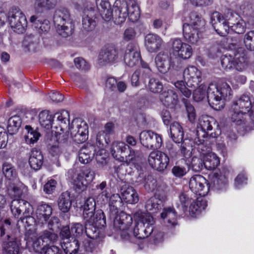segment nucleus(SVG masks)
I'll return each instance as SVG.
<instances>
[{
	"label": "nucleus",
	"instance_id": "f8f14e48",
	"mask_svg": "<svg viewBox=\"0 0 254 254\" xmlns=\"http://www.w3.org/2000/svg\"><path fill=\"white\" fill-rule=\"evenodd\" d=\"M9 23L14 31L18 33H23L27 25L25 15L18 8L12 9L8 15Z\"/></svg>",
	"mask_w": 254,
	"mask_h": 254
},
{
	"label": "nucleus",
	"instance_id": "4d7b16f0",
	"mask_svg": "<svg viewBox=\"0 0 254 254\" xmlns=\"http://www.w3.org/2000/svg\"><path fill=\"white\" fill-rule=\"evenodd\" d=\"M154 132L150 130H144L139 135V139L141 144L147 148L150 143Z\"/></svg>",
	"mask_w": 254,
	"mask_h": 254
},
{
	"label": "nucleus",
	"instance_id": "2eb2a0df",
	"mask_svg": "<svg viewBox=\"0 0 254 254\" xmlns=\"http://www.w3.org/2000/svg\"><path fill=\"white\" fill-rule=\"evenodd\" d=\"M36 230H26L25 239L26 240V247L30 251L40 252L42 254V249L45 246L42 244L41 237L37 235Z\"/></svg>",
	"mask_w": 254,
	"mask_h": 254
},
{
	"label": "nucleus",
	"instance_id": "774afa93",
	"mask_svg": "<svg viewBox=\"0 0 254 254\" xmlns=\"http://www.w3.org/2000/svg\"><path fill=\"white\" fill-rule=\"evenodd\" d=\"M206 89L207 87L203 85H201L198 88L196 89L193 94V99L196 102L202 100L206 96Z\"/></svg>",
	"mask_w": 254,
	"mask_h": 254
},
{
	"label": "nucleus",
	"instance_id": "6e6d98bb",
	"mask_svg": "<svg viewBox=\"0 0 254 254\" xmlns=\"http://www.w3.org/2000/svg\"><path fill=\"white\" fill-rule=\"evenodd\" d=\"M230 115L233 122L236 123L237 125H241L243 121V116L245 114L242 113L240 110L234 109V107L231 106L230 110Z\"/></svg>",
	"mask_w": 254,
	"mask_h": 254
},
{
	"label": "nucleus",
	"instance_id": "864d4df0",
	"mask_svg": "<svg viewBox=\"0 0 254 254\" xmlns=\"http://www.w3.org/2000/svg\"><path fill=\"white\" fill-rule=\"evenodd\" d=\"M2 172L5 177L9 180H12L16 176V172L12 164L4 162L2 165Z\"/></svg>",
	"mask_w": 254,
	"mask_h": 254
},
{
	"label": "nucleus",
	"instance_id": "20e7f679",
	"mask_svg": "<svg viewBox=\"0 0 254 254\" xmlns=\"http://www.w3.org/2000/svg\"><path fill=\"white\" fill-rule=\"evenodd\" d=\"M53 21L57 32L62 37H66L72 34L74 24L66 8L57 9L54 13Z\"/></svg>",
	"mask_w": 254,
	"mask_h": 254
},
{
	"label": "nucleus",
	"instance_id": "09e8293b",
	"mask_svg": "<svg viewBox=\"0 0 254 254\" xmlns=\"http://www.w3.org/2000/svg\"><path fill=\"white\" fill-rule=\"evenodd\" d=\"M163 205V200L158 199L156 196H153L147 200L145 204V208L147 211L157 212L161 208Z\"/></svg>",
	"mask_w": 254,
	"mask_h": 254
},
{
	"label": "nucleus",
	"instance_id": "13d9d810",
	"mask_svg": "<svg viewBox=\"0 0 254 254\" xmlns=\"http://www.w3.org/2000/svg\"><path fill=\"white\" fill-rule=\"evenodd\" d=\"M128 16L129 19L133 22H136L140 16L139 7L136 4H132L130 6H128Z\"/></svg>",
	"mask_w": 254,
	"mask_h": 254
},
{
	"label": "nucleus",
	"instance_id": "9b49d317",
	"mask_svg": "<svg viewBox=\"0 0 254 254\" xmlns=\"http://www.w3.org/2000/svg\"><path fill=\"white\" fill-rule=\"evenodd\" d=\"M198 121V130L197 131L198 140H195V142L198 145V149L204 151V150L202 147L203 144L205 143V140L204 139H200L199 138L201 136L203 137L206 136L209 131L212 130L213 126L216 125V123L213 118L207 116H202L199 118Z\"/></svg>",
	"mask_w": 254,
	"mask_h": 254
},
{
	"label": "nucleus",
	"instance_id": "bb28decb",
	"mask_svg": "<svg viewBox=\"0 0 254 254\" xmlns=\"http://www.w3.org/2000/svg\"><path fill=\"white\" fill-rule=\"evenodd\" d=\"M156 67L162 73L167 72L171 67L170 59L167 54L160 52L155 59Z\"/></svg>",
	"mask_w": 254,
	"mask_h": 254
},
{
	"label": "nucleus",
	"instance_id": "c85d7f7f",
	"mask_svg": "<svg viewBox=\"0 0 254 254\" xmlns=\"http://www.w3.org/2000/svg\"><path fill=\"white\" fill-rule=\"evenodd\" d=\"M177 216L175 208L172 207L164 208L161 213V218L168 226H174L177 224Z\"/></svg>",
	"mask_w": 254,
	"mask_h": 254
},
{
	"label": "nucleus",
	"instance_id": "4c0bfd02",
	"mask_svg": "<svg viewBox=\"0 0 254 254\" xmlns=\"http://www.w3.org/2000/svg\"><path fill=\"white\" fill-rule=\"evenodd\" d=\"M61 247L65 254H76L81 249L79 241L75 239L61 242Z\"/></svg>",
	"mask_w": 254,
	"mask_h": 254
},
{
	"label": "nucleus",
	"instance_id": "b1692460",
	"mask_svg": "<svg viewBox=\"0 0 254 254\" xmlns=\"http://www.w3.org/2000/svg\"><path fill=\"white\" fill-rule=\"evenodd\" d=\"M162 43V39L157 34L149 33L145 37V46L150 53H155L159 51Z\"/></svg>",
	"mask_w": 254,
	"mask_h": 254
},
{
	"label": "nucleus",
	"instance_id": "423d86ee",
	"mask_svg": "<svg viewBox=\"0 0 254 254\" xmlns=\"http://www.w3.org/2000/svg\"><path fill=\"white\" fill-rule=\"evenodd\" d=\"M54 117L57 119L56 122L60 124V127H54L52 131V133L55 134L58 142H64L69 137L68 132L65 131L69 123V113L67 111L62 110L56 113Z\"/></svg>",
	"mask_w": 254,
	"mask_h": 254
},
{
	"label": "nucleus",
	"instance_id": "ea45409f",
	"mask_svg": "<svg viewBox=\"0 0 254 254\" xmlns=\"http://www.w3.org/2000/svg\"><path fill=\"white\" fill-rule=\"evenodd\" d=\"M34 8L37 11H43L53 9L58 0H34Z\"/></svg>",
	"mask_w": 254,
	"mask_h": 254
},
{
	"label": "nucleus",
	"instance_id": "680f3d73",
	"mask_svg": "<svg viewBox=\"0 0 254 254\" xmlns=\"http://www.w3.org/2000/svg\"><path fill=\"white\" fill-rule=\"evenodd\" d=\"M148 88L153 93H159L163 88L162 83L157 79L152 78L148 83Z\"/></svg>",
	"mask_w": 254,
	"mask_h": 254
},
{
	"label": "nucleus",
	"instance_id": "4468645a",
	"mask_svg": "<svg viewBox=\"0 0 254 254\" xmlns=\"http://www.w3.org/2000/svg\"><path fill=\"white\" fill-rule=\"evenodd\" d=\"M148 160L151 167L158 171H163L165 170L169 163L168 155L159 151L151 152L149 155Z\"/></svg>",
	"mask_w": 254,
	"mask_h": 254
},
{
	"label": "nucleus",
	"instance_id": "f3484780",
	"mask_svg": "<svg viewBox=\"0 0 254 254\" xmlns=\"http://www.w3.org/2000/svg\"><path fill=\"white\" fill-rule=\"evenodd\" d=\"M185 82L190 87H195L201 81V72L194 66H189L183 72Z\"/></svg>",
	"mask_w": 254,
	"mask_h": 254
},
{
	"label": "nucleus",
	"instance_id": "58836bf2",
	"mask_svg": "<svg viewBox=\"0 0 254 254\" xmlns=\"http://www.w3.org/2000/svg\"><path fill=\"white\" fill-rule=\"evenodd\" d=\"M207 205L206 200L200 196L193 200L190 206V212L192 214H197L204 210Z\"/></svg>",
	"mask_w": 254,
	"mask_h": 254
},
{
	"label": "nucleus",
	"instance_id": "de8ad7c7",
	"mask_svg": "<svg viewBox=\"0 0 254 254\" xmlns=\"http://www.w3.org/2000/svg\"><path fill=\"white\" fill-rule=\"evenodd\" d=\"M23 45L28 51L34 52L38 47V39L33 35H27L25 37Z\"/></svg>",
	"mask_w": 254,
	"mask_h": 254
},
{
	"label": "nucleus",
	"instance_id": "a19ab883",
	"mask_svg": "<svg viewBox=\"0 0 254 254\" xmlns=\"http://www.w3.org/2000/svg\"><path fill=\"white\" fill-rule=\"evenodd\" d=\"M204 167L207 170L215 169L220 163V160L216 154L207 153L204 157Z\"/></svg>",
	"mask_w": 254,
	"mask_h": 254
},
{
	"label": "nucleus",
	"instance_id": "a18cd8bd",
	"mask_svg": "<svg viewBox=\"0 0 254 254\" xmlns=\"http://www.w3.org/2000/svg\"><path fill=\"white\" fill-rule=\"evenodd\" d=\"M233 19L229 17L228 19L214 26L216 32L221 36H225L229 33L230 30V25L232 24Z\"/></svg>",
	"mask_w": 254,
	"mask_h": 254
},
{
	"label": "nucleus",
	"instance_id": "c03bdc74",
	"mask_svg": "<svg viewBox=\"0 0 254 254\" xmlns=\"http://www.w3.org/2000/svg\"><path fill=\"white\" fill-rule=\"evenodd\" d=\"M212 183L214 189L223 190L226 188L227 180L224 176L215 173L212 178Z\"/></svg>",
	"mask_w": 254,
	"mask_h": 254
},
{
	"label": "nucleus",
	"instance_id": "ddd939ff",
	"mask_svg": "<svg viewBox=\"0 0 254 254\" xmlns=\"http://www.w3.org/2000/svg\"><path fill=\"white\" fill-rule=\"evenodd\" d=\"M189 185L190 190L200 196H204L208 192L209 187L207 181L201 175H195L191 177Z\"/></svg>",
	"mask_w": 254,
	"mask_h": 254
},
{
	"label": "nucleus",
	"instance_id": "5701e85b",
	"mask_svg": "<svg viewBox=\"0 0 254 254\" xmlns=\"http://www.w3.org/2000/svg\"><path fill=\"white\" fill-rule=\"evenodd\" d=\"M122 199L127 203L135 204L139 200L138 194L136 190L131 186L127 185H123L120 190Z\"/></svg>",
	"mask_w": 254,
	"mask_h": 254
},
{
	"label": "nucleus",
	"instance_id": "dca6fc26",
	"mask_svg": "<svg viewBox=\"0 0 254 254\" xmlns=\"http://www.w3.org/2000/svg\"><path fill=\"white\" fill-rule=\"evenodd\" d=\"M113 19L116 24L124 23L128 15V5L125 0H116L113 7Z\"/></svg>",
	"mask_w": 254,
	"mask_h": 254
},
{
	"label": "nucleus",
	"instance_id": "69168bd1",
	"mask_svg": "<svg viewBox=\"0 0 254 254\" xmlns=\"http://www.w3.org/2000/svg\"><path fill=\"white\" fill-rule=\"evenodd\" d=\"M21 201L23 199H14L12 200L10 204V209L12 214L15 218H18L20 216V211Z\"/></svg>",
	"mask_w": 254,
	"mask_h": 254
},
{
	"label": "nucleus",
	"instance_id": "9d476101",
	"mask_svg": "<svg viewBox=\"0 0 254 254\" xmlns=\"http://www.w3.org/2000/svg\"><path fill=\"white\" fill-rule=\"evenodd\" d=\"M95 178V173L90 168H85L77 172L73 177V182L76 191H83Z\"/></svg>",
	"mask_w": 254,
	"mask_h": 254
},
{
	"label": "nucleus",
	"instance_id": "6e6552de",
	"mask_svg": "<svg viewBox=\"0 0 254 254\" xmlns=\"http://www.w3.org/2000/svg\"><path fill=\"white\" fill-rule=\"evenodd\" d=\"M71 136L78 143L85 142L88 138V126L79 118L74 119L69 128Z\"/></svg>",
	"mask_w": 254,
	"mask_h": 254
},
{
	"label": "nucleus",
	"instance_id": "c9c22d12",
	"mask_svg": "<svg viewBox=\"0 0 254 254\" xmlns=\"http://www.w3.org/2000/svg\"><path fill=\"white\" fill-rule=\"evenodd\" d=\"M52 213L51 206L47 204H42L38 206L36 210L37 219L41 221L42 223L46 222Z\"/></svg>",
	"mask_w": 254,
	"mask_h": 254
},
{
	"label": "nucleus",
	"instance_id": "e433bc0d",
	"mask_svg": "<svg viewBox=\"0 0 254 254\" xmlns=\"http://www.w3.org/2000/svg\"><path fill=\"white\" fill-rule=\"evenodd\" d=\"M94 148L91 146H87L82 147L78 153L79 161L82 164L89 163L94 156Z\"/></svg>",
	"mask_w": 254,
	"mask_h": 254
},
{
	"label": "nucleus",
	"instance_id": "412c9836",
	"mask_svg": "<svg viewBox=\"0 0 254 254\" xmlns=\"http://www.w3.org/2000/svg\"><path fill=\"white\" fill-rule=\"evenodd\" d=\"M29 22L32 27L40 34L47 33L50 30V21L38 14L32 15Z\"/></svg>",
	"mask_w": 254,
	"mask_h": 254
},
{
	"label": "nucleus",
	"instance_id": "39448f33",
	"mask_svg": "<svg viewBox=\"0 0 254 254\" xmlns=\"http://www.w3.org/2000/svg\"><path fill=\"white\" fill-rule=\"evenodd\" d=\"M112 156L121 162L127 164L132 163L135 164L138 158V152L129 147L125 142L114 141L110 148Z\"/></svg>",
	"mask_w": 254,
	"mask_h": 254
},
{
	"label": "nucleus",
	"instance_id": "0e129e2a",
	"mask_svg": "<svg viewBox=\"0 0 254 254\" xmlns=\"http://www.w3.org/2000/svg\"><path fill=\"white\" fill-rule=\"evenodd\" d=\"M162 136L155 133L147 148L153 150L158 149L162 146Z\"/></svg>",
	"mask_w": 254,
	"mask_h": 254
},
{
	"label": "nucleus",
	"instance_id": "2f4dec72",
	"mask_svg": "<svg viewBox=\"0 0 254 254\" xmlns=\"http://www.w3.org/2000/svg\"><path fill=\"white\" fill-rule=\"evenodd\" d=\"M2 248L5 254H18L19 251V244L14 237L9 239L1 240Z\"/></svg>",
	"mask_w": 254,
	"mask_h": 254
},
{
	"label": "nucleus",
	"instance_id": "052dcab7",
	"mask_svg": "<svg viewBox=\"0 0 254 254\" xmlns=\"http://www.w3.org/2000/svg\"><path fill=\"white\" fill-rule=\"evenodd\" d=\"M244 42L248 50L254 51V30L250 31L245 34Z\"/></svg>",
	"mask_w": 254,
	"mask_h": 254
},
{
	"label": "nucleus",
	"instance_id": "1a4fd4ad",
	"mask_svg": "<svg viewBox=\"0 0 254 254\" xmlns=\"http://www.w3.org/2000/svg\"><path fill=\"white\" fill-rule=\"evenodd\" d=\"M169 44L170 46L172 55L177 58L187 60L190 59L192 54V49L191 46L183 42L179 38L171 39Z\"/></svg>",
	"mask_w": 254,
	"mask_h": 254
},
{
	"label": "nucleus",
	"instance_id": "7ed1b4c3",
	"mask_svg": "<svg viewBox=\"0 0 254 254\" xmlns=\"http://www.w3.org/2000/svg\"><path fill=\"white\" fill-rule=\"evenodd\" d=\"M207 95L210 106L216 110H220L224 106V101L229 100L232 96L230 86L226 82L217 85L210 84L207 88Z\"/></svg>",
	"mask_w": 254,
	"mask_h": 254
},
{
	"label": "nucleus",
	"instance_id": "49530a36",
	"mask_svg": "<svg viewBox=\"0 0 254 254\" xmlns=\"http://www.w3.org/2000/svg\"><path fill=\"white\" fill-rule=\"evenodd\" d=\"M21 122V119L19 116L15 115L10 117L8 121V132L11 134L15 133L20 127Z\"/></svg>",
	"mask_w": 254,
	"mask_h": 254
},
{
	"label": "nucleus",
	"instance_id": "37998d69",
	"mask_svg": "<svg viewBox=\"0 0 254 254\" xmlns=\"http://www.w3.org/2000/svg\"><path fill=\"white\" fill-rule=\"evenodd\" d=\"M39 121L41 126L47 129L53 127L52 124H55L53 116L48 111H43L40 113Z\"/></svg>",
	"mask_w": 254,
	"mask_h": 254
},
{
	"label": "nucleus",
	"instance_id": "6ab92c4d",
	"mask_svg": "<svg viewBox=\"0 0 254 254\" xmlns=\"http://www.w3.org/2000/svg\"><path fill=\"white\" fill-rule=\"evenodd\" d=\"M232 55L235 69L239 71L246 69L249 62L245 50L242 47L234 48Z\"/></svg>",
	"mask_w": 254,
	"mask_h": 254
},
{
	"label": "nucleus",
	"instance_id": "a211bd4d",
	"mask_svg": "<svg viewBox=\"0 0 254 254\" xmlns=\"http://www.w3.org/2000/svg\"><path fill=\"white\" fill-rule=\"evenodd\" d=\"M140 54L138 48L132 43H129L126 47L124 55V62L129 67L137 65L140 60Z\"/></svg>",
	"mask_w": 254,
	"mask_h": 254
},
{
	"label": "nucleus",
	"instance_id": "338daca9",
	"mask_svg": "<svg viewBox=\"0 0 254 254\" xmlns=\"http://www.w3.org/2000/svg\"><path fill=\"white\" fill-rule=\"evenodd\" d=\"M144 188L148 191L154 190L157 187V182L152 175H148L144 178Z\"/></svg>",
	"mask_w": 254,
	"mask_h": 254
},
{
	"label": "nucleus",
	"instance_id": "7c9ffc66",
	"mask_svg": "<svg viewBox=\"0 0 254 254\" xmlns=\"http://www.w3.org/2000/svg\"><path fill=\"white\" fill-rule=\"evenodd\" d=\"M29 164L34 170H39L43 164V156L41 152L36 149L32 150L29 159Z\"/></svg>",
	"mask_w": 254,
	"mask_h": 254
},
{
	"label": "nucleus",
	"instance_id": "79ce46f5",
	"mask_svg": "<svg viewBox=\"0 0 254 254\" xmlns=\"http://www.w3.org/2000/svg\"><path fill=\"white\" fill-rule=\"evenodd\" d=\"M58 202L59 209L63 212H67L71 205L69 193L67 191L62 193L59 197Z\"/></svg>",
	"mask_w": 254,
	"mask_h": 254
},
{
	"label": "nucleus",
	"instance_id": "c756f323",
	"mask_svg": "<svg viewBox=\"0 0 254 254\" xmlns=\"http://www.w3.org/2000/svg\"><path fill=\"white\" fill-rule=\"evenodd\" d=\"M160 99L167 107H173L177 103L178 96L172 90H165L160 95Z\"/></svg>",
	"mask_w": 254,
	"mask_h": 254
},
{
	"label": "nucleus",
	"instance_id": "aec40b11",
	"mask_svg": "<svg viewBox=\"0 0 254 254\" xmlns=\"http://www.w3.org/2000/svg\"><path fill=\"white\" fill-rule=\"evenodd\" d=\"M232 106L234 107V109L240 110L245 114L249 113L250 116L254 117V102L252 104L248 95H243L234 101Z\"/></svg>",
	"mask_w": 254,
	"mask_h": 254
},
{
	"label": "nucleus",
	"instance_id": "f03ea898",
	"mask_svg": "<svg viewBox=\"0 0 254 254\" xmlns=\"http://www.w3.org/2000/svg\"><path fill=\"white\" fill-rule=\"evenodd\" d=\"M135 217L138 220L134 230L133 236L128 238L131 242L138 244L141 249L142 241L140 243L138 241L147 238L153 231V225L155 221L153 217L149 213L142 212L138 211L135 213Z\"/></svg>",
	"mask_w": 254,
	"mask_h": 254
},
{
	"label": "nucleus",
	"instance_id": "8fccbe9b",
	"mask_svg": "<svg viewBox=\"0 0 254 254\" xmlns=\"http://www.w3.org/2000/svg\"><path fill=\"white\" fill-rule=\"evenodd\" d=\"M25 129L26 133L24 138L26 143L30 144L37 142L40 136V133L29 126H26Z\"/></svg>",
	"mask_w": 254,
	"mask_h": 254
},
{
	"label": "nucleus",
	"instance_id": "cd10ccee",
	"mask_svg": "<svg viewBox=\"0 0 254 254\" xmlns=\"http://www.w3.org/2000/svg\"><path fill=\"white\" fill-rule=\"evenodd\" d=\"M96 2L103 19L108 21L113 18L114 11L107 0H96Z\"/></svg>",
	"mask_w": 254,
	"mask_h": 254
},
{
	"label": "nucleus",
	"instance_id": "603ef678",
	"mask_svg": "<svg viewBox=\"0 0 254 254\" xmlns=\"http://www.w3.org/2000/svg\"><path fill=\"white\" fill-rule=\"evenodd\" d=\"M11 222L9 219H5L0 228V238L1 240L9 239L10 236V232H11Z\"/></svg>",
	"mask_w": 254,
	"mask_h": 254
},
{
	"label": "nucleus",
	"instance_id": "4be33fe9",
	"mask_svg": "<svg viewBox=\"0 0 254 254\" xmlns=\"http://www.w3.org/2000/svg\"><path fill=\"white\" fill-rule=\"evenodd\" d=\"M118 59V50L113 46H109L100 52L98 61L100 64L104 65L106 64L115 62Z\"/></svg>",
	"mask_w": 254,
	"mask_h": 254
},
{
	"label": "nucleus",
	"instance_id": "5fc2aeb1",
	"mask_svg": "<svg viewBox=\"0 0 254 254\" xmlns=\"http://www.w3.org/2000/svg\"><path fill=\"white\" fill-rule=\"evenodd\" d=\"M221 64L222 67L226 71L235 68L232 55L222 56L221 58Z\"/></svg>",
	"mask_w": 254,
	"mask_h": 254
},
{
	"label": "nucleus",
	"instance_id": "e2e57ef3",
	"mask_svg": "<svg viewBox=\"0 0 254 254\" xmlns=\"http://www.w3.org/2000/svg\"><path fill=\"white\" fill-rule=\"evenodd\" d=\"M8 194L11 197H20L22 194L21 188L13 183H9L7 187Z\"/></svg>",
	"mask_w": 254,
	"mask_h": 254
},
{
	"label": "nucleus",
	"instance_id": "72a5a7b5",
	"mask_svg": "<svg viewBox=\"0 0 254 254\" xmlns=\"http://www.w3.org/2000/svg\"><path fill=\"white\" fill-rule=\"evenodd\" d=\"M171 137L177 143L182 142L184 138V131L181 125L176 122L172 123L170 127Z\"/></svg>",
	"mask_w": 254,
	"mask_h": 254
},
{
	"label": "nucleus",
	"instance_id": "3c124183",
	"mask_svg": "<svg viewBox=\"0 0 254 254\" xmlns=\"http://www.w3.org/2000/svg\"><path fill=\"white\" fill-rule=\"evenodd\" d=\"M39 236L42 239V244H45L44 246H48L51 243L56 242L58 239V235L48 230H44L39 234Z\"/></svg>",
	"mask_w": 254,
	"mask_h": 254
},
{
	"label": "nucleus",
	"instance_id": "0eeeda50",
	"mask_svg": "<svg viewBox=\"0 0 254 254\" xmlns=\"http://www.w3.org/2000/svg\"><path fill=\"white\" fill-rule=\"evenodd\" d=\"M94 221H85V233L88 238L96 239L99 237L101 229L106 224L105 216L101 210L96 212Z\"/></svg>",
	"mask_w": 254,
	"mask_h": 254
},
{
	"label": "nucleus",
	"instance_id": "f704fd0d",
	"mask_svg": "<svg viewBox=\"0 0 254 254\" xmlns=\"http://www.w3.org/2000/svg\"><path fill=\"white\" fill-rule=\"evenodd\" d=\"M188 22L184 24L190 25L193 28L203 30L205 21L200 15L195 12L190 13Z\"/></svg>",
	"mask_w": 254,
	"mask_h": 254
},
{
	"label": "nucleus",
	"instance_id": "f257e3e1",
	"mask_svg": "<svg viewBox=\"0 0 254 254\" xmlns=\"http://www.w3.org/2000/svg\"><path fill=\"white\" fill-rule=\"evenodd\" d=\"M123 203L118 194L112 196L109 203V215L111 219H113L114 226L121 231V236L125 240H128L129 236L127 232L132 223L130 215L121 210Z\"/></svg>",
	"mask_w": 254,
	"mask_h": 254
},
{
	"label": "nucleus",
	"instance_id": "393cba45",
	"mask_svg": "<svg viewBox=\"0 0 254 254\" xmlns=\"http://www.w3.org/2000/svg\"><path fill=\"white\" fill-rule=\"evenodd\" d=\"M183 35L185 40L191 43L195 44L200 39L202 30L193 28L190 25L184 24L183 26Z\"/></svg>",
	"mask_w": 254,
	"mask_h": 254
},
{
	"label": "nucleus",
	"instance_id": "a878e982",
	"mask_svg": "<svg viewBox=\"0 0 254 254\" xmlns=\"http://www.w3.org/2000/svg\"><path fill=\"white\" fill-rule=\"evenodd\" d=\"M96 203L93 197L88 198L83 206V217L84 221H88L90 222H94L96 214H94Z\"/></svg>",
	"mask_w": 254,
	"mask_h": 254
},
{
	"label": "nucleus",
	"instance_id": "473e14b6",
	"mask_svg": "<svg viewBox=\"0 0 254 254\" xmlns=\"http://www.w3.org/2000/svg\"><path fill=\"white\" fill-rule=\"evenodd\" d=\"M94 11L92 8L84 9L82 17L83 28L87 30H92L95 26V21L93 19Z\"/></svg>",
	"mask_w": 254,
	"mask_h": 254
},
{
	"label": "nucleus",
	"instance_id": "bf43d9fd",
	"mask_svg": "<svg viewBox=\"0 0 254 254\" xmlns=\"http://www.w3.org/2000/svg\"><path fill=\"white\" fill-rule=\"evenodd\" d=\"M189 171L188 164H186V166L176 164L172 169V173L176 177L181 178L184 176Z\"/></svg>",
	"mask_w": 254,
	"mask_h": 254
}]
</instances>
